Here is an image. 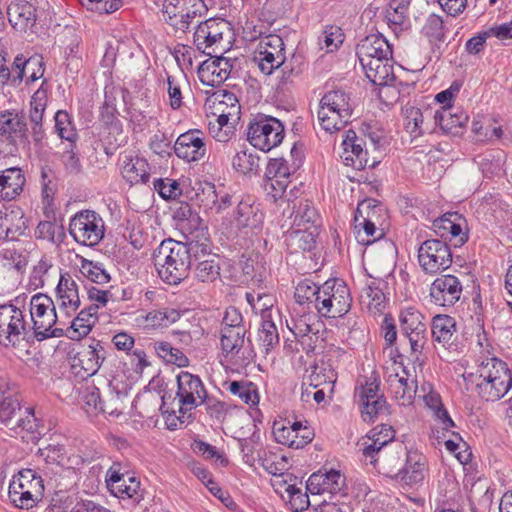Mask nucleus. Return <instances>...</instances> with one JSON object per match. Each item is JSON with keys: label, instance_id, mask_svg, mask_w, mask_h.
Returning <instances> with one entry per match:
<instances>
[{"label": "nucleus", "instance_id": "a211bd4d", "mask_svg": "<svg viewBox=\"0 0 512 512\" xmlns=\"http://www.w3.org/2000/svg\"><path fill=\"white\" fill-rule=\"evenodd\" d=\"M12 71V87H18L24 79L26 84L33 83L44 75L43 58L38 54L29 58L22 54L17 55L12 64Z\"/></svg>", "mask_w": 512, "mask_h": 512}, {"label": "nucleus", "instance_id": "aec40b11", "mask_svg": "<svg viewBox=\"0 0 512 512\" xmlns=\"http://www.w3.org/2000/svg\"><path fill=\"white\" fill-rule=\"evenodd\" d=\"M407 447L402 443H395L387 451H381L379 458L370 461L377 471L391 479L398 480V473L401 472Z\"/></svg>", "mask_w": 512, "mask_h": 512}, {"label": "nucleus", "instance_id": "69168bd1", "mask_svg": "<svg viewBox=\"0 0 512 512\" xmlns=\"http://www.w3.org/2000/svg\"><path fill=\"white\" fill-rule=\"evenodd\" d=\"M422 33L431 43L444 42L445 27L442 17L436 14H430L422 27Z\"/></svg>", "mask_w": 512, "mask_h": 512}, {"label": "nucleus", "instance_id": "bb28decb", "mask_svg": "<svg viewBox=\"0 0 512 512\" xmlns=\"http://www.w3.org/2000/svg\"><path fill=\"white\" fill-rule=\"evenodd\" d=\"M434 120L445 133L458 136L462 134L469 117L459 107H442L435 112Z\"/></svg>", "mask_w": 512, "mask_h": 512}, {"label": "nucleus", "instance_id": "5701e85b", "mask_svg": "<svg viewBox=\"0 0 512 512\" xmlns=\"http://www.w3.org/2000/svg\"><path fill=\"white\" fill-rule=\"evenodd\" d=\"M234 221L240 230H261L264 222V213L259 204H256L250 197L238 202L234 214Z\"/></svg>", "mask_w": 512, "mask_h": 512}, {"label": "nucleus", "instance_id": "393cba45", "mask_svg": "<svg viewBox=\"0 0 512 512\" xmlns=\"http://www.w3.org/2000/svg\"><path fill=\"white\" fill-rule=\"evenodd\" d=\"M25 183L26 177L20 167L0 170V200H16L22 194Z\"/></svg>", "mask_w": 512, "mask_h": 512}, {"label": "nucleus", "instance_id": "79ce46f5", "mask_svg": "<svg viewBox=\"0 0 512 512\" xmlns=\"http://www.w3.org/2000/svg\"><path fill=\"white\" fill-rule=\"evenodd\" d=\"M343 113L320 106L318 119L321 127L329 133H335L343 129L349 122L351 116L343 117Z\"/></svg>", "mask_w": 512, "mask_h": 512}, {"label": "nucleus", "instance_id": "e433bc0d", "mask_svg": "<svg viewBox=\"0 0 512 512\" xmlns=\"http://www.w3.org/2000/svg\"><path fill=\"white\" fill-rule=\"evenodd\" d=\"M478 379L508 380L512 379V373L506 362L496 357L487 358L478 367Z\"/></svg>", "mask_w": 512, "mask_h": 512}, {"label": "nucleus", "instance_id": "0e129e2a", "mask_svg": "<svg viewBox=\"0 0 512 512\" xmlns=\"http://www.w3.org/2000/svg\"><path fill=\"white\" fill-rule=\"evenodd\" d=\"M285 60V55H276L272 51L256 50L254 61L257 62L259 69L266 75L281 67Z\"/></svg>", "mask_w": 512, "mask_h": 512}, {"label": "nucleus", "instance_id": "5fc2aeb1", "mask_svg": "<svg viewBox=\"0 0 512 512\" xmlns=\"http://www.w3.org/2000/svg\"><path fill=\"white\" fill-rule=\"evenodd\" d=\"M411 0H390L385 10V20L390 27L400 28L406 18Z\"/></svg>", "mask_w": 512, "mask_h": 512}, {"label": "nucleus", "instance_id": "f3484780", "mask_svg": "<svg viewBox=\"0 0 512 512\" xmlns=\"http://www.w3.org/2000/svg\"><path fill=\"white\" fill-rule=\"evenodd\" d=\"M344 153L342 155L343 162L346 166H351L356 170H364L366 167H374L376 162L369 163L367 158V150L364 149L366 141L356 134L352 129L346 131L345 138L342 142Z\"/></svg>", "mask_w": 512, "mask_h": 512}, {"label": "nucleus", "instance_id": "4c0bfd02", "mask_svg": "<svg viewBox=\"0 0 512 512\" xmlns=\"http://www.w3.org/2000/svg\"><path fill=\"white\" fill-rule=\"evenodd\" d=\"M245 327L221 328L220 345L224 356L238 354L245 342Z\"/></svg>", "mask_w": 512, "mask_h": 512}, {"label": "nucleus", "instance_id": "8fccbe9b", "mask_svg": "<svg viewBox=\"0 0 512 512\" xmlns=\"http://www.w3.org/2000/svg\"><path fill=\"white\" fill-rule=\"evenodd\" d=\"M110 492L118 498L132 499L137 503L143 498L139 479L130 475L124 477V482L121 481L119 484H116Z\"/></svg>", "mask_w": 512, "mask_h": 512}, {"label": "nucleus", "instance_id": "680f3d73", "mask_svg": "<svg viewBox=\"0 0 512 512\" xmlns=\"http://www.w3.org/2000/svg\"><path fill=\"white\" fill-rule=\"evenodd\" d=\"M80 272L96 284H106L111 280L110 274L104 269L103 264L98 261L83 259Z\"/></svg>", "mask_w": 512, "mask_h": 512}, {"label": "nucleus", "instance_id": "4d7b16f0", "mask_svg": "<svg viewBox=\"0 0 512 512\" xmlns=\"http://www.w3.org/2000/svg\"><path fill=\"white\" fill-rule=\"evenodd\" d=\"M402 112L406 131L413 137L421 136L424 133L422 127L424 116L421 109L407 103L402 108Z\"/></svg>", "mask_w": 512, "mask_h": 512}, {"label": "nucleus", "instance_id": "473e14b6", "mask_svg": "<svg viewBox=\"0 0 512 512\" xmlns=\"http://www.w3.org/2000/svg\"><path fill=\"white\" fill-rule=\"evenodd\" d=\"M318 235V225L307 226V228H292L287 234L288 245L302 251H312L316 247Z\"/></svg>", "mask_w": 512, "mask_h": 512}, {"label": "nucleus", "instance_id": "dca6fc26", "mask_svg": "<svg viewBox=\"0 0 512 512\" xmlns=\"http://www.w3.org/2000/svg\"><path fill=\"white\" fill-rule=\"evenodd\" d=\"M22 397L17 387L0 380V424L8 429L14 425L24 411L21 407Z\"/></svg>", "mask_w": 512, "mask_h": 512}, {"label": "nucleus", "instance_id": "a878e982", "mask_svg": "<svg viewBox=\"0 0 512 512\" xmlns=\"http://www.w3.org/2000/svg\"><path fill=\"white\" fill-rule=\"evenodd\" d=\"M425 470V456L417 451L407 450L401 472L397 474V481L403 482L410 486L417 485L424 481Z\"/></svg>", "mask_w": 512, "mask_h": 512}, {"label": "nucleus", "instance_id": "6e6552de", "mask_svg": "<svg viewBox=\"0 0 512 512\" xmlns=\"http://www.w3.org/2000/svg\"><path fill=\"white\" fill-rule=\"evenodd\" d=\"M418 262L429 275L441 273L452 265V252L445 241L427 239L418 248Z\"/></svg>", "mask_w": 512, "mask_h": 512}, {"label": "nucleus", "instance_id": "09e8293b", "mask_svg": "<svg viewBox=\"0 0 512 512\" xmlns=\"http://www.w3.org/2000/svg\"><path fill=\"white\" fill-rule=\"evenodd\" d=\"M320 293L322 294V284L317 285L309 279H304L297 284L294 296L297 303L301 305L305 303L314 304V308L317 310Z\"/></svg>", "mask_w": 512, "mask_h": 512}, {"label": "nucleus", "instance_id": "6ab92c4d", "mask_svg": "<svg viewBox=\"0 0 512 512\" xmlns=\"http://www.w3.org/2000/svg\"><path fill=\"white\" fill-rule=\"evenodd\" d=\"M204 133L198 129H191L178 136L174 144V152L188 162L198 161L206 154Z\"/></svg>", "mask_w": 512, "mask_h": 512}, {"label": "nucleus", "instance_id": "9d476101", "mask_svg": "<svg viewBox=\"0 0 512 512\" xmlns=\"http://www.w3.org/2000/svg\"><path fill=\"white\" fill-rule=\"evenodd\" d=\"M178 410L184 413V407L189 410L195 408L205 401L207 391L199 376L187 371H182L177 376Z\"/></svg>", "mask_w": 512, "mask_h": 512}, {"label": "nucleus", "instance_id": "4be33fe9", "mask_svg": "<svg viewBox=\"0 0 512 512\" xmlns=\"http://www.w3.org/2000/svg\"><path fill=\"white\" fill-rule=\"evenodd\" d=\"M360 63L370 64L374 59L392 57V47L381 34H371L362 39L356 47Z\"/></svg>", "mask_w": 512, "mask_h": 512}, {"label": "nucleus", "instance_id": "ddd939ff", "mask_svg": "<svg viewBox=\"0 0 512 512\" xmlns=\"http://www.w3.org/2000/svg\"><path fill=\"white\" fill-rule=\"evenodd\" d=\"M48 89L47 80L44 79L41 86L34 92L30 100L28 132L36 144H40L45 137L43 117L47 107Z\"/></svg>", "mask_w": 512, "mask_h": 512}, {"label": "nucleus", "instance_id": "f03ea898", "mask_svg": "<svg viewBox=\"0 0 512 512\" xmlns=\"http://www.w3.org/2000/svg\"><path fill=\"white\" fill-rule=\"evenodd\" d=\"M30 325L34 341H43L48 338H57L64 335L62 328H54L60 321V315L56 313V306L53 300L42 293L35 294L30 299Z\"/></svg>", "mask_w": 512, "mask_h": 512}, {"label": "nucleus", "instance_id": "2f4dec72", "mask_svg": "<svg viewBox=\"0 0 512 512\" xmlns=\"http://www.w3.org/2000/svg\"><path fill=\"white\" fill-rule=\"evenodd\" d=\"M431 331L433 340L443 347H450L456 332V321L449 315H436L432 319Z\"/></svg>", "mask_w": 512, "mask_h": 512}, {"label": "nucleus", "instance_id": "ea45409f", "mask_svg": "<svg viewBox=\"0 0 512 512\" xmlns=\"http://www.w3.org/2000/svg\"><path fill=\"white\" fill-rule=\"evenodd\" d=\"M216 111L223 109L231 116H240L241 106L236 95L225 89L214 91L207 99Z\"/></svg>", "mask_w": 512, "mask_h": 512}, {"label": "nucleus", "instance_id": "2eb2a0df", "mask_svg": "<svg viewBox=\"0 0 512 512\" xmlns=\"http://www.w3.org/2000/svg\"><path fill=\"white\" fill-rule=\"evenodd\" d=\"M56 304L60 319H69L80 307L78 284L69 273L61 274L56 287Z\"/></svg>", "mask_w": 512, "mask_h": 512}, {"label": "nucleus", "instance_id": "49530a36", "mask_svg": "<svg viewBox=\"0 0 512 512\" xmlns=\"http://www.w3.org/2000/svg\"><path fill=\"white\" fill-rule=\"evenodd\" d=\"M281 76L279 84L286 85L298 78L306 68V62L301 54H293L289 60L285 58L281 64Z\"/></svg>", "mask_w": 512, "mask_h": 512}, {"label": "nucleus", "instance_id": "f8f14e48", "mask_svg": "<svg viewBox=\"0 0 512 512\" xmlns=\"http://www.w3.org/2000/svg\"><path fill=\"white\" fill-rule=\"evenodd\" d=\"M228 28V22L222 18H209L198 24L193 34V43L197 50L206 54L212 47H218L223 41V35Z\"/></svg>", "mask_w": 512, "mask_h": 512}, {"label": "nucleus", "instance_id": "e2e57ef3", "mask_svg": "<svg viewBox=\"0 0 512 512\" xmlns=\"http://www.w3.org/2000/svg\"><path fill=\"white\" fill-rule=\"evenodd\" d=\"M241 269L247 278L256 283H262L265 279L266 268L259 260V255L255 257H244L240 261Z\"/></svg>", "mask_w": 512, "mask_h": 512}, {"label": "nucleus", "instance_id": "7ed1b4c3", "mask_svg": "<svg viewBox=\"0 0 512 512\" xmlns=\"http://www.w3.org/2000/svg\"><path fill=\"white\" fill-rule=\"evenodd\" d=\"M22 343H34L30 324L25 320V311L6 303L0 305V345L4 348H19Z\"/></svg>", "mask_w": 512, "mask_h": 512}, {"label": "nucleus", "instance_id": "412c9836", "mask_svg": "<svg viewBox=\"0 0 512 512\" xmlns=\"http://www.w3.org/2000/svg\"><path fill=\"white\" fill-rule=\"evenodd\" d=\"M9 23L20 33H34L37 21L36 7L27 1L11 3L7 8Z\"/></svg>", "mask_w": 512, "mask_h": 512}, {"label": "nucleus", "instance_id": "de8ad7c7", "mask_svg": "<svg viewBox=\"0 0 512 512\" xmlns=\"http://www.w3.org/2000/svg\"><path fill=\"white\" fill-rule=\"evenodd\" d=\"M232 166L237 172L244 175L256 174L259 171V157L249 149L243 147L234 155Z\"/></svg>", "mask_w": 512, "mask_h": 512}, {"label": "nucleus", "instance_id": "f704fd0d", "mask_svg": "<svg viewBox=\"0 0 512 512\" xmlns=\"http://www.w3.org/2000/svg\"><path fill=\"white\" fill-rule=\"evenodd\" d=\"M123 177L131 184L143 183L149 181V164L144 158L126 157L122 168Z\"/></svg>", "mask_w": 512, "mask_h": 512}, {"label": "nucleus", "instance_id": "37998d69", "mask_svg": "<svg viewBox=\"0 0 512 512\" xmlns=\"http://www.w3.org/2000/svg\"><path fill=\"white\" fill-rule=\"evenodd\" d=\"M151 345L157 355L163 359L164 362L176 365L180 368L189 365L188 357L180 349L172 347L169 342L156 341L151 343Z\"/></svg>", "mask_w": 512, "mask_h": 512}, {"label": "nucleus", "instance_id": "c85d7f7f", "mask_svg": "<svg viewBox=\"0 0 512 512\" xmlns=\"http://www.w3.org/2000/svg\"><path fill=\"white\" fill-rule=\"evenodd\" d=\"M366 77L377 86H390L396 80L393 73L392 57L374 59L370 64L360 63Z\"/></svg>", "mask_w": 512, "mask_h": 512}, {"label": "nucleus", "instance_id": "58836bf2", "mask_svg": "<svg viewBox=\"0 0 512 512\" xmlns=\"http://www.w3.org/2000/svg\"><path fill=\"white\" fill-rule=\"evenodd\" d=\"M293 227L307 228V226L317 225L319 216L311 202L307 199H301L293 203Z\"/></svg>", "mask_w": 512, "mask_h": 512}, {"label": "nucleus", "instance_id": "cd10ccee", "mask_svg": "<svg viewBox=\"0 0 512 512\" xmlns=\"http://www.w3.org/2000/svg\"><path fill=\"white\" fill-rule=\"evenodd\" d=\"M25 228L24 212L20 207L0 209V240L16 239Z\"/></svg>", "mask_w": 512, "mask_h": 512}, {"label": "nucleus", "instance_id": "423d86ee", "mask_svg": "<svg viewBox=\"0 0 512 512\" xmlns=\"http://www.w3.org/2000/svg\"><path fill=\"white\" fill-rule=\"evenodd\" d=\"M284 131L283 123L277 118L258 114L248 125L247 140L253 147L268 152L282 142Z\"/></svg>", "mask_w": 512, "mask_h": 512}, {"label": "nucleus", "instance_id": "864d4df0", "mask_svg": "<svg viewBox=\"0 0 512 512\" xmlns=\"http://www.w3.org/2000/svg\"><path fill=\"white\" fill-rule=\"evenodd\" d=\"M228 390L231 394L238 396L245 404L251 407L259 403L257 386L250 381H231Z\"/></svg>", "mask_w": 512, "mask_h": 512}, {"label": "nucleus", "instance_id": "72a5a7b5", "mask_svg": "<svg viewBox=\"0 0 512 512\" xmlns=\"http://www.w3.org/2000/svg\"><path fill=\"white\" fill-rule=\"evenodd\" d=\"M389 385L394 398L399 405L408 406L413 403L417 392V385L414 380L409 381L407 377L395 374L390 375Z\"/></svg>", "mask_w": 512, "mask_h": 512}, {"label": "nucleus", "instance_id": "7c9ffc66", "mask_svg": "<svg viewBox=\"0 0 512 512\" xmlns=\"http://www.w3.org/2000/svg\"><path fill=\"white\" fill-rule=\"evenodd\" d=\"M0 135L28 140L25 116L16 110L0 111Z\"/></svg>", "mask_w": 512, "mask_h": 512}, {"label": "nucleus", "instance_id": "3c124183", "mask_svg": "<svg viewBox=\"0 0 512 512\" xmlns=\"http://www.w3.org/2000/svg\"><path fill=\"white\" fill-rule=\"evenodd\" d=\"M195 4L192 5V9L185 7L179 13L177 16H175L173 19H165V22L172 27L176 32L181 31L183 33H186L189 30V27L193 20L196 18V16L199 14L201 15V12L199 9L195 8L196 5H199L201 7H205V4L202 0H194Z\"/></svg>", "mask_w": 512, "mask_h": 512}, {"label": "nucleus", "instance_id": "a19ab883", "mask_svg": "<svg viewBox=\"0 0 512 512\" xmlns=\"http://www.w3.org/2000/svg\"><path fill=\"white\" fill-rule=\"evenodd\" d=\"M97 323L96 318L92 317L82 309L71 321L66 330V336L71 340H80L86 337Z\"/></svg>", "mask_w": 512, "mask_h": 512}, {"label": "nucleus", "instance_id": "c9c22d12", "mask_svg": "<svg viewBox=\"0 0 512 512\" xmlns=\"http://www.w3.org/2000/svg\"><path fill=\"white\" fill-rule=\"evenodd\" d=\"M476 383V392L485 401H497L504 397L512 387V379L495 380L479 379Z\"/></svg>", "mask_w": 512, "mask_h": 512}, {"label": "nucleus", "instance_id": "338daca9", "mask_svg": "<svg viewBox=\"0 0 512 512\" xmlns=\"http://www.w3.org/2000/svg\"><path fill=\"white\" fill-rule=\"evenodd\" d=\"M119 112L117 110L115 100L106 97L100 109V121L109 129L119 131L122 128L121 121L118 118Z\"/></svg>", "mask_w": 512, "mask_h": 512}, {"label": "nucleus", "instance_id": "b1692460", "mask_svg": "<svg viewBox=\"0 0 512 512\" xmlns=\"http://www.w3.org/2000/svg\"><path fill=\"white\" fill-rule=\"evenodd\" d=\"M9 430L11 436H19L24 442L33 444L37 443L44 435V425L30 408H25L24 413L18 417Z\"/></svg>", "mask_w": 512, "mask_h": 512}, {"label": "nucleus", "instance_id": "39448f33", "mask_svg": "<svg viewBox=\"0 0 512 512\" xmlns=\"http://www.w3.org/2000/svg\"><path fill=\"white\" fill-rule=\"evenodd\" d=\"M351 291L343 279L330 278L322 283L317 312L324 318H341L351 309Z\"/></svg>", "mask_w": 512, "mask_h": 512}, {"label": "nucleus", "instance_id": "603ef678", "mask_svg": "<svg viewBox=\"0 0 512 512\" xmlns=\"http://www.w3.org/2000/svg\"><path fill=\"white\" fill-rule=\"evenodd\" d=\"M213 51H208L205 55L210 58L203 61L197 70L198 78L203 85L210 87H217L222 84V82H217L219 77H221V73L218 70V66L215 62V55H213Z\"/></svg>", "mask_w": 512, "mask_h": 512}, {"label": "nucleus", "instance_id": "13d9d810", "mask_svg": "<svg viewBox=\"0 0 512 512\" xmlns=\"http://www.w3.org/2000/svg\"><path fill=\"white\" fill-rule=\"evenodd\" d=\"M361 406V416L365 422H374L375 419L387 410V402L384 396L375 398L358 399Z\"/></svg>", "mask_w": 512, "mask_h": 512}, {"label": "nucleus", "instance_id": "c03bdc74", "mask_svg": "<svg viewBox=\"0 0 512 512\" xmlns=\"http://www.w3.org/2000/svg\"><path fill=\"white\" fill-rule=\"evenodd\" d=\"M320 106L343 113V117L351 116L353 112L350 97L342 90H332L324 94Z\"/></svg>", "mask_w": 512, "mask_h": 512}, {"label": "nucleus", "instance_id": "052dcab7", "mask_svg": "<svg viewBox=\"0 0 512 512\" xmlns=\"http://www.w3.org/2000/svg\"><path fill=\"white\" fill-rule=\"evenodd\" d=\"M35 237L53 244L61 243L65 237L64 227L52 221H40L35 229Z\"/></svg>", "mask_w": 512, "mask_h": 512}, {"label": "nucleus", "instance_id": "1a4fd4ad", "mask_svg": "<svg viewBox=\"0 0 512 512\" xmlns=\"http://www.w3.org/2000/svg\"><path fill=\"white\" fill-rule=\"evenodd\" d=\"M424 315L414 307L400 312L399 322L401 333L408 338L411 352L418 359L427 342V326Z\"/></svg>", "mask_w": 512, "mask_h": 512}, {"label": "nucleus", "instance_id": "20e7f679", "mask_svg": "<svg viewBox=\"0 0 512 512\" xmlns=\"http://www.w3.org/2000/svg\"><path fill=\"white\" fill-rule=\"evenodd\" d=\"M43 495V479L33 469L20 470L9 483L8 497L16 508H33L42 500Z\"/></svg>", "mask_w": 512, "mask_h": 512}, {"label": "nucleus", "instance_id": "9b49d317", "mask_svg": "<svg viewBox=\"0 0 512 512\" xmlns=\"http://www.w3.org/2000/svg\"><path fill=\"white\" fill-rule=\"evenodd\" d=\"M345 489L346 478L341 471L335 469H321L314 472L306 482V490L312 495L329 493L345 496Z\"/></svg>", "mask_w": 512, "mask_h": 512}, {"label": "nucleus", "instance_id": "4468645a", "mask_svg": "<svg viewBox=\"0 0 512 512\" xmlns=\"http://www.w3.org/2000/svg\"><path fill=\"white\" fill-rule=\"evenodd\" d=\"M463 287L460 280L452 275L445 274L437 277L430 286L432 301L442 307H452L459 301Z\"/></svg>", "mask_w": 512, "mask_h": 512}, {"label": "nucleus", "instance_id": "6e6d98bb", "mask_svg": "<svg viewBox=\"0 0 512 512\" xmlns=\"http://www.w3.org/2000/svg\"><path fill=\"white\" fill-rule=\"evenodd\" d=\"M195 277L201 282H213L220 276L218 255H207V259L196 264Z\"/></svg>", "mask_w": 512, "mask_h": 512}, {"label": "nucleus", "instance_id": "c756f323", "mask_svg": "<svg viewBox=\"0 0 512 512\" xmlns=\"http://www.w3.org/2000/svg\"><path fill=\"white\" fill-rule=\"evenodd\" d=\"M106 358V350L100 341H93L87 348L77 353L74 361L84 371L86 376L95 375Z\"/></svg>", "mask_w": 512, "mask_h": 512}, {"label": "nucleus", "instance_id": "a18cd8bd", "mask_svg": "<svg viewBox=\"0 0 512 512\" xmlns=\"http://www.w3.org/2000/svg\"><path fill=\"white\" fill-rule=\"evenodd\" d=\"M55 132L68 143H77L79 136L74 127L71 115L65 110H58L54 116Z\"/></svg>", "mask_w": 512, "mask_h": 512}, {"label": "nucleus", "instance_id": "f257e3e1", "mask_svg": "<svg viewBox=\"0 0 512 512\" xmlns=\"http://www.w3.org/2000/svg\"><path fill=\"white\" fill-rule=\"evenodd\" d=\"M159 277L170 285H177L187 278L191 267L189 247L173 239H165L152 254Z\"/></svg>", "mask_w": 512, "mask_h": 512}, {"label": "nucleus", "instance_id": "774afa93", "mask_svg": "<svg viewBox=\"0 0 512 512\" xmlns=\"http://www.w3.org/2000/svg\"><path fill=\"white\" fill-rule=\"evenodd\" d=\"M449 231V239L450 241H454V247L463 246L469 239L468 231L466 229V219L459 214V218L452 217Z\"/></svg>", "mask_w": 512, "mask_h": 512}, {"label": "nucleus", "instance_id": "bf43d9fd", "mask_svg": "<svg viewBox=\"0 0 512 512\" xmlns=\"http://www.w3.org/2000/svg\"><path fill=\"white\" fill-rule=\"evenodd\" d=\"M382 212H384V208L380 201L365 199L358 204L355 212V222H358L360 218H362L370 222L380 223Z\"/></svg>", "mask_w": 512, "mask_h": 512}, {"label": "nucleus", "instance_id": "0eeeda50", "mask_svg": "<svg viewBox=\"0 0 512 512\" xmlns=\"http://www.w3.org/2000/svg\"><path fill=\"white\" fill-rule=\"evenodd\" d=\"M69 233L77 243L92 247L104 237V222L95 211L81 210L70 219Z\"/></svg>", "mask_w": 512, "mask_h": 512}]
</instances>
